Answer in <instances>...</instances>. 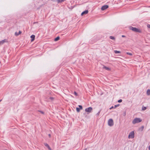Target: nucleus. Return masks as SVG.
<instances>
[{"label": "nucleus", "instance_id": "obj_10", "mask_svg": "<svg viewBox=\"0 0 150 150\" xmlns=\"http://www.w3.org/2000/svg\"><path fill=\"white\" fill-rule=\"evenodd\" d=\"M7 42V40L5 39L3 40H2L1 41H0V45H2L3 44L4 42Z\"/></svg>", "mask_w": 150, "mask_h": 150}, {"label": "nucleus", "instance_id": "obj_17", "mask_svg": "<svg viewBox=\"0 0 150 150\" xmlns=\"http://www.w3.org/2000/svg\"><path fill=\"white\" fill-rule=\"evenodd\" d=\"M144 127L143 126H141L139 129V130H140L141 131H142L144 128Z\"/></svg>", "mask_w": 150, "mask_h": 150}, {"label": "nucleus", "instance_id": "obj_27", "mask_svg": "<svg viewBox=\"0 0 150 150\" xmlns=\"http://www.w3.org/2000/svg\"><path fill=\"white\" fill-rule=\"evenodd\" d=\"M147 27L149 28H150V25L149 24L147 25Z\"/></svg>", "mask_w": 150, "mask_h": 150}, {"label": "nucleus", "instance_id": "obj_11", "mask_svg": "<svg viewBox=\"0 0 150 150\" xmlns=\"http://www.w3.org/2000/svg\"><path fill=\"white\" fill-rule=\"evenodd\" d=\"M103 69H105L106 70H108V71H110V68H109L108 67H107L105 66V65L103 66Z\"/></svg>", "mask_w": 150, "mask_h": 150}, {"label": "nucleus", "instance_id": "obj_6", "mask_svg": "<svg viewBox=\"0 0 150 150\" xmlns=\"http://www.w3.org/2000/svg\"><path fill=\"white\" fill-rule=\"evenodd\" d=\"M109 7V6L108 5H104L101 8V9L102 10H105V9H107V8H108Z\"/></svg>", "mask_w": 150, "mask_h": 150}, {"label": "nucleus", "instance_id": "obj_39", "mask_svg": "<svg viewBox=\"0 0 150 150\" xmlns=\"http://www.w3.org/2000/svg\"><path fill=\"white\" fill-rule=\"evenodd\" d=\"M1 100H0V102L1 101Z\"/></svg>", "mask_w": 150, "mask_h": 150}, {"label": "nucleus", "instance_id": "obj_20", "mask_svg": "<svg viewBox=\"0 0 150 150\" xmlns=\"http://www.w3.org/2000/svg\"><path fill=\"white\" fill-rule=\"evenodd\" d=\"M79 108L80 110L82 109V106L81 105H79Z\"/></svg>", "mask_w": 150, "mask_h": 150}, {"label": "nucleus", "instance_id": "obj_22", "mask_svg": "<svg viewBox=\"0 0 150 150\" xmlns=\"http://www.w3.org/2000/svg\"><path fill=\"white\" fill-rule=\"evenodd\" d=\"M120 105V104H117V105H115L114 106V108H116L117 107L119 106Z\"/></svg>", "mask_w": 150, "mask_h": 150}, {"label": "nucleus", "instance_id": "obj_1", "mask_svg": "<svg viewBox=\"0 0 150 150\" xmlns=\"http://www.w3.org/2000/svg\"><path fill=\"white\" fill-rule=\"evenodd\" d=\"M129 28L130 30H131L135 32L139 33H141L142 32L141 31L140 29L137 28L133 27L131 26L129 27Z\"/></svg>", "mask_w": 150, "mask_h": 150}, {"label": "nucleus", "instance_id": "obj_7", "mask_svg": "<svg viewBox=\"0 0 150 150\" xmlns=\"http://www.w3.org/2000/svg\"><path fill=\"white\" fill-rule=\"evenodd\" d=\"M88 13V10H86L85 11L82 12L81 15L82 16Z\"/></svg>", "mask_w": 150, "mask_h": 150}, {"label": "nucleus", "instance_id": "obj_35", "mask_svg": "<svg viewBox=\"0 0 150 150\" xmlns=\"http://www.w3.org/2000/svg\"><path fill=\"white\" fill-rule=\"evenodd\" d=\"M149 150H150V145H149Z\"/></svg>", "mask_w": 150, "mask_h": 150}, {"label": "nucleus", "instance_id": "obj_33", "mask_svg": "<svg viewBox=\"0 0 150 150\" xmlns=\"http://www.w3.org/2000/svg\"><path fill=\"white\" fill-rule=\"evenodd\" d=\"M114 108V107H113V106H112L110 108V109H111Z\"/></svg>", "mask_w": 150, "mask_h": 150}, {"label": "nucleus", "instance_id": "obj_26", "mask_svg": "<svg viewBox=\"0 0 150 150\" xmlns=\"http://www.w3.org/2000/svg\"><path fill=\"white\" fill-rule=\"evenodd\" d=\"M50 100H52L54 99V98L52 97H50Z\"/></svg>", "mask_w": 150, "mask_h": 150}, {"label": "nucleus", "instance_id": "obj_12", "mask_svg": "<svg viewBox=\"0 0 150 150\" xmlns=\"http://www.w3.org/2000/svg\"><path fill=\"white\" fill-rule=\"evenodd\" d=\"M21 31H19L18 33L17 32H16L15 33V35L16 36H17L19 34H21Z\"/></svg>", "mask_w": 150, "mask_h": 150}, {"label": "nucleus", "instance_id": "obj_13", "mask_svg": "<svg viewBox=\"0 0 150 150\" xmlns=\"http://www.w3.org/2000/svg\"><path fill=\"white\" fill-rule=\"evenodd\" d=\"M65 0H57V3L59 4L62 2H64Z\"/></svg>", "mask_w": 150, "mask_h": 150}, {"label": "nucleus", "instance_id": "obj_28", "mask_svg": "<svg viewBox=\"0 0 150 150\" xmlns=\"http://www.w3.org/2000/svg\"><path fill=\"white\" fill-rule=\"evenodd\" d=\"M52 1L54 2L57 1V0H51Z\"/></svg>", "mask_w": 150, "mask_h": 150}, {"label": "nucleus", "instance_id": "obj_23", "mask_svg": "<svg viewBox=\"0 0 150 150\" xmlns=\"http://www.w3.org/2000/svg\"><path fill=\"white\" fill-rule=\"evenodd\" d=\"M146 109V107H142V110H145Z\"/></svg>", "mask_w": 150, "mask_h": 150}, {"label": "nucleus", "instance_id": "obj_30", "mask_svg": "<svg viewBox=\"0 0 150 150\" xmlns=\"http://www.w3.org/2000/svg\"><path fill=\"white\" fill-rule=\"evenodd\" d=\"M37 23H38V22H35L33 23V24H35Z\"/></svg>", "mask_w": 150, "mask_h": 150}, {"label": "nucleus", "instance_id": "obj_32", "mask_svg": "<svg viewBox=\"0 0 150 150\" xmlns=\"http://www.w3.org/2000/svg\"><path fill=\"white\" fill-rule=\"evenodd\" d=\"M122 38H125V37H126L125 36V35H122Z\"/></svg>", "mask_w": 150, "mask_h": 150}, {"label": "nucleus", "instance_id": "obj_14", "mask_svg": "<svg viewBox=\"0 0 150 150\" xmlns=\"http://www.w3.org/2000/svg\"><path fill=\"white\" fill-rule=\"evenodd\" d=\"M60 39V37L59 36H57L54 39V41H58Z\"/></svg>", "mask_w": 150, "mask_h": 150}, {"label": "nucleus", "instance_id": "obj_15", "mask_svg": "<svg viewBox=\"0 0 150 150\" xmlns=\"http://www.w3.org/2000/svg\"><path fill=\"white\" fill-rule=\"evenodd\" d=\"M146 94L148 95H150V90L148 89L146 92Z\"/></svg>", "mask_w": 150, "mask_h": 150}, {"label": "nucleus", "instance_id": "obj_36", "mask_svg": "<svg viewBox=\"0 0 150 150\" xmlns=\"http://www.w3.org/2000/svg\"><path fill=\"white\" fill-rule=\"evenodd\" d=\"M39 112H41V113L43 112L41 111H40Z\"/></svg>", "mask_w": 150, "mask_h": 150}, {"label": "nucleus", "instance_id": "obj_8", "mask_svg": "<svg viewBox=\"0 0 150 150\" xmlns=\"http://www.w3.org/2000/svg\"><path fill=\"white\" fill-rule=\"evenodd\" d=\"M44 144L46 147L48 148L49 150H52L51 149L47 144L46 143H44Z\"/></svg>", "mask_w": 150, "mask_h": 150}, {"label": "nucleus", "instance_id": "obj_2", "mask_svg": "<svg viewBox=\"0 0 150 150\" xmlns=\"http://www.w3.org/2000/svg\"><path fill=\"white\" fill-rule=\"evenodd\" d=\"M142 121V120L139 118H134L132 122V123L134 124L139 123Z\"/></svg>", "mask_w": 150, "mask_h": 150}, {"label": "nucleus", "instance_id": "obj_5", "mask_svg": "<svg viewBox=\"0 0 150 150\" xmlns=\"http://www.w3.org/2000/svg\"><path fill=\"white\" fill-rule=\"evenodd\" d=\"M92 110V108L91 107H89L88 108H86L85 110V111L86 112H90Z\"/></svg>", "mask_w": 150, "mask_h": 150}, {"label": "nucleus", "instance_id": "obj_34", "mask_svg": "<svg viewBox=\"0 0 150 150\" xmlns=\"http://www.w3.org/2000/svg\"><path fill=\"white\" fill-rule=\"evenodd\" d=\"M126 113H123V115L125 116L126 115Z\"/></svg>", "mask_w": 150, "mask_h": 150}, {"label": "nucleus", "instance_id": "obj_3", "mask_svg": "<svg viewBox=\"0 0 150 150\" xmlns=\"http://www.w3.org/2000/svg\"><path fill=\"white\" fill-rule=\"evenodd\" d=\"M134 137V131H132L128 135V138L129 139H133Z\"/></svg>", "mask_w": 150, "mask_h": 150}, {"label": "nucleus", "instance_id": "obj_38", "mask_svg": "<svg viewBox=\"0 0 150 150\" xmlns=\"http://www.w3.org/2000/svg\"><path fill=\"white\" fill-rule=\"evenodd\" d=\"M100 112V111H99L98 112L99 113V112Z\"/></svg>", "mask_w": 150, "mask_h": 150}, {"label": "nucleus", "instance_id": "obj_21", "mask_svg": "<svg viewBox=\"0 0 150 150\" xmlns=\"http://www.w3.org/2000/svg\"><path fill=\"white\" fill-rule=\"evenodd\" d=\"M126 54H127L131 56L132 55V54L129 52H126Z\"/></svg>", "mask_w": 150, "mask_h": 150}, {"label": "nucleus", "instance_id": "obj_29", "mask_svg": "<svg viewBox=\"0 0 150 150\" xmlns=\"http://www.w3.org/2000/svg\"><path fill=\"white\" fill-rule=\"evenodd\" d=\"M100 113H97V114H96V116H98L99 115Z\"/></svg>", "mask_w": 150, "mask_h": 150}, {"label": "nucleus", "instance_id": "obj_40", "mask_svg": "<svg viewBox=\"0 0 150 150\" xmlns=\"http://www.w3.org/2000/svg\"><path fill=\"white\" fill-rule=\"evenodd\" d=\"M42 114H44V113H42Z\"/></svg>", "mask_w": 150, "mask_h": 150}, {"label": "nucleus", "instance_id": "obj_16", "mask_svg": "<svg viewBox=\"0 0 150 150\" xmlns=\"http://www.w3.org/2000/svg\"><path fill=\"white\" fill-rule=\"evenodd\" d=\"M114 52L115 54H119L121 53V52L120 51L117 50H114Z\"/></svg>", "mask_w": 150, "mask_h": 150}, {"label": "nucleus", "instance_id": "obj_41", "mask_svg": "<svg viewBox=\"0 0 150 150\" xmlns=\"http://www.w3.org/2000/svg\"><path fill=\"white\" fill-rule=\"evenodd\" d=\"M5 150H8L6 149Z\"/></svg>", "mask_w": 150, "mask_h": 150}, {"label": "nucleus", "instance_id": "obj_18", "mask_svg": "<svg viewBox=\"0 0 150 150\" xmlns=\"http://www.w3.org/2000/svg\"><path fill=\"white\" fill-rule=\"evenodd\" d=\"M110 38L111 39H112V40H115V38L113 37V36H110Z\"/></svg>", "mask_w": 150, "mask_h": 150}, {"label": "nucleus", "instance_id": "obj_19", "mask_svg": "<svg viewBox=\"0 0 150 150\" xmlns=\"http://www.w3.org/2000/svg\"><path fill=\"white\" fill-rule=\"evenodd\" d=\"M76 110L77 112H79L80 111V109L79 108H76Z\"/></svg>", "mask_w": 150, "mask_h": 150}, {"label": "nucleus", "instance_id": "obj_31", "mask_svg": "<svg viewBox=\"0 0 150 150\" xmlns=\"http://www.w3.org/2000/svg\"><path fill=\"white\" fill-rule=\"evenodd\" d=\"M49 137L50 138L51 137V135L50 134H48Z\"/></svg>", "mask_w": 150, "mask_h": 150}, {"label": "nucleus", "instance_id": "obj_9", "mask_svg": "<svg viewBox=\"0 0 150 150\" xmlns=\"http://www.w3.org/2000/svg\"><path fill=\"white\" fill-rule=\"evenodd\" d=\"M35 36L34 35H32L30 36V38H31V41H33L35 39Z\"/></svg>", "mask_w": 150, "mask_h": 150}, {"label": "nucleus", "instance_id": "obj_25", "mask_svg": "<svg viewBox=\"0 0 150 150\" xmlns=\"http://www.w3.org/2000/svg\"><path fill=\"white\" fill-rule=\"evenodd\" d=\"M122 100L121 99H120L118 100V103H121V102H122Z\"/></svg>", "mask_w": 150, "mask_h": 150}, {"label": "nucleus", "instance_id": "obj_4", "mask_svg": "<svg viewBox=\"0 0 150 150\" xmlns=\"http://www.w3.org/2000/svg\"><path fill=\"white\" fill-rule=\"evenodd\" d=\"M108 124L110 127L114 125L113 121L112 119H110L108 121Z\"/></svg>", "mask_w": 150, "mask_h": 150}, {"label": "nucleus", "instance_id": "obj_24", "mask_svg": "<svg viewBox=\"0 0 150 150\" xmlns=\"http://www.w3.org/2000/svg\"><path fill=\"white\" fill-rule=\"evenodd\" d=\"M74 94L76 96H78L77 93L76 92L74 91Z\"/></svg>", "mask_w": 150, "mask_h": 150}, {"label": "nucleus", "instance_id": "obj_37", "mask_svg": "<svg viewBox=\"0 0 150 150\" xmlns=\"http://www.w3.org/2000/svg\"><path fill=\"white\" fill-rule=\"evenodd\" d=\"M87 148H85L84 150H87Z\"/></svg>", "mask_w": 150, "mask_h": 150}]
</instances>
